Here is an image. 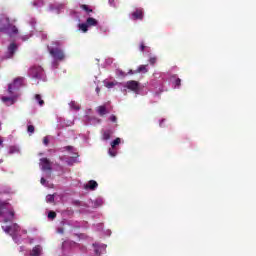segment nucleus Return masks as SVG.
<instances>
[{"label":"nucleus","instance_id":"f257e3e1","mask_svg":"<svg viewBox=\"0 0 256 256\" xmlns=\"http://www.w3.org/2000/svg\"><path fill=\"white\" fill-rule=\"evenodd\" d=\"M0 217H2L3 223H12L13 219H15V210L11 206V203L0 201Z\"/></svg>","mask_w":256,"mask_h":256},{"label":"nucleus","instance_id":"f03ea898","mask_svg":"<svg viewBox=\"0 0 256 256\" xmlns=\"http://www.w3.org/2000/svg\"><path fill=\"white\" fill-rule=\"evenodd\" d=\"M2 229L12 237L13 241L21 243V239L19 238V231H21V227L18 226L17 223L12 224L11 226H2Z\"/></svg>","mask_w":256,"mask_h":256},{"label":"nucleus","instance_id":"7ed1b4c3","mask_svg":"<svg viewBox=\"0 0 256 256\" xmlns=\"http://www.w3.org/2000/svg\"><path fill=\"white\" fill-rule=\"evenodd\" d=\"M49 53L55 61H64L65 60V52L61 48H49Z\"/></svg>","mask_w":256,"mask_h":256},{"label":"nucleus","instance_id":"20e7f679","mask_svg":"<svg viewBox=\"0 0 256 256\" xmlns=\"http://www.w3.org/2000/svg\"><path fill=\"white\" fill-rule=\"evenodd\" d=\"M43 67L41 66H32L29 70V75L32 79H42L43 78Z\"/></svg>","mask_w":256,"mask_h":256},{"label":"nucleus","instance_id":"39448f33","mask_svg":"<svg viewBox=\"0 0 256 256\" xmlns=\"http://www.w3.org/2000/svg\"><path fill=\"white\" fill-rule=\"evenodd\" d=\"M21 83H23V78H16L14 79L13 84L8 85V93L9 95H13V87L19 89L21 87Z\"/></svg>","mask_w":256,"mask_h":256},{"label":"nucleus","instance_id":"423d86ee","mask_svg":"<svg viewBox=\"0 0 256 256\" xmlns=\"http://www.w3.org/2000/svg\"><path fill=\"white\" fill-rule=\"evenodd\" d=\"M6 23H8L7 31L10 37H13V35H17L19 33V29H17V26H13L10 24L9 18H6Z\"/></svg>","mask_w":256,"mask_h":256},{"label":"nucleus","instance_id":"0eeeda50","mask_svg":"<svg viewBox=\"0 0 256 256\" xmlns=\"http://www.w3.org/2000/svg\"><path fill=\"white\" fill-rule=\"evenodd\" d=\"M127 89H130V91H134V93H137L139 91V82L135 80H130L126 83Z\"/></svg>","mask_w":256,"mask_h":256},{"label":"nucleus","instance_id":"6e6552de","mask_svg":"<svg viewBox=\"0 0 256 256\" xmlns=\"http://www.w3.org/2000/svg\"><path fill=\"white\" fill-rule=\"evenodd\" d=\"M42 171H51V161L48 158H41Z\"/></svg>","mask_w":256,"mask_h":256},{"label":"nucleus","instance_id":"1a4fd4ad","mask_svg":"<svg viewBox=\"0 0 256 256\" xmlns=\"http://www.w3.org/2000/svg\"><path fill=\"white\" fill-rule=\"evenodd\" d=\"M43 255V247L41 245H36L30 251V256H41Z\"/></svg>","mask_w":256,"mask_h":256},{"label":"nucleus","instance_id":"9d476101","mask_svg":"<svg viewBox=\"0 0 256 256\" xmlns=\"http://www.w3.org/2000/svg\"><path fill=\"white\" fill-rule=\"evenodd\" d=\"M132 19L134 21H137V20L141 21L143 19V9H136V11L132 13Z\"/></svg>","mask_w":256,"mask_h":256},{"label":"nucleus","instance_id":"9b49d317","mask_svg":"<svg viewBox=\"0 0 256 256\" xmlns=\"http://www.w3.org/2000/svg\"><path fill=\"white\" fill-rule=\"evenodd\" d=\"M15 51H17V44L11 43L8 46V59H11V57H13V55H15Z\"/></svg>","mask_w":256,"mask_h":256},{"label":"nucleus","instance_id":"f8f14e48","mask_svg":"<svg viewBox=\"0 0 256 256\" xmlns=\"http://www.w3.org/2000/svg\"><path fill=\"white\" fill-rule=\"evenodd\" d=\"M99 187V184L95 180H90L86 185L85 189H90V191H95Z\"/></svg>","mask_w":256,"mask_h":256},{"label":"nucleus","instance_id":"ddd939ff","mask_svg":"<svg viewBox=\"0 0 256 256\" xmlns=\"http://www.w3.org/2000/svg\"><path fill=\"white\" fill-rule=\"evenodd\" d=\"M147 71V66L140 65L135 72H133V70H129L128 75H133V73H147Z\"/></svg>","mask_w":256,"mask_h":256},{"label":"nucleus","instance_id":"4468645a","mask_svg":"<svg viewBox=\"0 0 256 256\" xmlns=\"http://www.w3.org/2000/svg\"><path fill=\"white\" fill-rule=\"evenodd\" d=\"M96 111L98 115H100V117H104V115H107V113H109L105 105L98 106Z\"/></svg>","mask_w":256,"mask_h":256},{"label":"nucleus","instance_id":"2eb2a0df","mask_svg":"<svg viewBox=\"0 0 256 256\" xmlns=\"http://www.w3.org/2000/svg\"><path fill=\"white\" fill-rule=\"evenodd\" d=\"M97 24H98V22H97V19H95V18L89 17L86 20V25H88V27H97Z\"/></svg>","mask_w":256,"mask_h":256},{"label":"nucleus","instance_id":"dca6fc26","mask_svg":"<svg viewBox=\"0 0 256 256\" xmlns=\"http://www.w3.org/2000/svg\"><path fill=\"white\" fill-rule=\"evenodd\" d=\"M2 101L3 103H6V105H15V98L13 97L4 96L2 97Z\"/></svg>","mask_w":256,"mask_h":256},{"label":"nucleus","instance_id":"f3484780","mask_svg":"<svg viewBox=\"0 0 256 256\" xmlns=\"http://www.w3.org/2000/svg\"><path fill=\"white\" fill-rule=\"evenodd\" d=\"M102 139L103 141H109V139H111V132L109 130L105 131L102 134Z\"/></svg>","mask_w":256,"mask_h":256},{"label":"nucleus","instance_id":"a211bd4d","mask_svg":"<svg viewBox=\"0 0 256 256\" xmlns=\"http://www.w3.org/2000/svg\"><path fill=\"white\" fill-rule=\"evenodd\" d=\"M35 99L38 101V105L40 107H43V105H45V101L41 98L40 94H36Z\"/></svg>","mask_w":256,"mask_h":256},{"label":"nucleus","instance_id":"6ab92c4d","mask_svg":"<svg viewBox=\"0 0 256 256\" xmlns=\"http://www.w3.org/2000/svg\"><path fill=\"white\" fill-rule=\"evenodd\" d=\"M79 29H81L83 33H87V31H89V26L87 23H82V24H79Z\"/></svg>","mask_w":256,"mask_h":256},{"label":"nucleus","instance_id":"aec40b11","mask_svg":"<svg viewBox=\"0 0 256 256\" xmlns=\"http://www.w3.org/2000/svg\"><path fill=\"white\" fill-rule=\"evenodd\" d=\"M121 144V138H116L115 140H113L111 142V147L112 149H115L117 147V145H120Z\"/></svg>","mask_w":256,"mask_h":256},{"label":"nucleus","instance_id":"412c9836","mask_svg":"<svg viewBox=\"0 0 256 256\" xmlns=\"http://www.w3.org/2000/svg\"><path fill=\"white\" fill-rule=\"evenodd\" d=\"M8 153H9V155H13L15 153H19V148H17L16 146H10Z\"/></svg>","mask_w":256,"mask_h":256},{"label":"nucleus","instance_id":"4be33fe9","mask_svg":"<svg viewBox=\"0 0 256 256\" xmlns=\"http://www.w3.org/2000/svg\"><path fill=\"white\" fill-rule=\"evenodd\" d=\"M70 107H71V109H74V111H79V109H81V107H79V104H77V102H75V101H72L70 103Z\"/></svg>","mask_w":256,"mask_h":256},{"label":"nucleus","instance_id":"5701e85b","mask_svg":"<svg viewBox=\"0 0 256 256\" xmlns=\"http://www.w3.org/2000/svg\"><path fill=\"white\" fill-rule=\"evenodd\" d=\"M108 154L110 155V157H116L117 156V149L111 147L108 150Z\"/></svg>","mask_w":256,"mask_h":256},{"label":"nucleus","instance_id":"b1692460","mask_svg":"<svg viewBox=\"0 0 256 256\" xmlns=\"http://www.w3.org/2000/svg\"><path fill=\"white\" fill-rule=\"evenodd\" d=\"M116 74L118 75V77H121L122 79L127 77V73H125L123 70L121 69H117L116 70Z\"/></svg>","mask_w":256,"mask_h":256},{"label":"nucleus","instance_id":"393cba45","mask_svg":"<svg viewBox=\"0 0 256 256\" xmlns=\"http://www.w3.org/2000/svg\"><path fill=\"white\" fill-rule=\"evenodd\" d=\"M80 7L83 9V11H86V13H93V9H90V7L86 4H82Z\"/></svg>","mask_w":256,"mask_h":256},{"label":"nucleus","instance_id":"a878e982","mask_svg":"<svg viewBox=\"0 0 256 256\" xmlns=\"http://www.w3.org/2000/svg\"><path fill=\"white\" fill-rule=\"evenodd\" d=\"M46 201H47V203H55V196L49 194V195L46 197Z\"/></svg>","mask_w":256,"mask_h":256},{"label":"nucleus","instance_id":"bb28decb","mask_svg":"<svg viewBox=\"0 0 256 256\" xmlns=\"http://www.w3.org/2000/svg\"><path fill=\"white\" fill-rule=\"evenodd\" d=\"M93 247H94L95 255L101 256V251H100V248L97 246V244H93Z\"/></svg>","mask_w":256,"mask_h":256},{"label":"nucleus","instance_id":"cd10ccee","mask_svg":"<svg viewBox=\"0 0 256 256\" xmlns=\"http://www.w3.org/2000/svg\"><path fill=\"white\" fill-rule=\"evenodd\" d=\"M57 217V213L55 211H50L48 213V219H55Z\"/></svg>","mask_w":256,"mask_h":256},{"label":"nucleus","instance_id":"c85d7f7f","mask_svg":"<svg viewBox=\"0 0 256 256\" xmlns=\"http://www.w3.org/2000/svg\"><path fill=\"white\" fill-rule=\"evenodd\" d=\"M27 131H28V133H31V134L35 133V126L28 125Z\"/></svg>","mask_w":256,"mask_h":256},{"label":"nucleus","instance_id":"c756f323","mask_svg":"<svg viewBox=\"0 0 256 256\" xmlns=\"http://www.w3.org/2000/svg\"><path fill=\"white\" fill-rule=\"evenodd\" d=\"M149 63H150V65H155L157 63V57H151L149 59Z\"/></svg>","mask_w":256,"mask_h":256},{"label":"nucleus","instance_id":"7c9ffc66","mask_svg":"<svg viewBox=\"0 0 256 256\" xmlns=\"http://www.w3.org/2000/svg\"><path fill=\"white\" fill-rule=\"evenodd\" d=\"M174 85H175L176 88L181 87V80H180V78H177V79L175 80Z\"/></svg>","mask_w":256,"mask_h":256},{"label":"nucleus","instance_id":"2f4dec72","mask_svg":"<svg viewBox=\"0 0 256 256\" xmlns=\"http://www.w3.org/2000/svg\"><path fill=\"white\" fill-rule=\"evenodd\" d=\"M109 120L112 122V123H117V116L115 115H111Z\"/></svg>","mask_w":256,"mask_h":256},{"label":"nucleus","instance_id":"473e14b6","mask_svg":"<svg viewBox=\"0 0 256 256\" xmlns=\"http://www.w3.org/2000/svg\"><path fill=\"white\" fill-rule=\"evenodd\" d=\"M43 144L46 145V146L49 145V138L44 137L43 138Z\"/></svg>","mask_w":256,"mask_h":256},{"label":"nucleus","instance_id":"72a5a7b5","mask_svg":"<svg viewBox=\"0 0 256 256\" xmlns=\"http://www.w3.org/2000/svg\"><path fill=\"white\" fill-rule=\"evenodd\" d=\"M145 47H146L145 44H144V43H141V44H140V51H141V52H144V51H145Z\"/></svg>","mask_w":256,"mask_h":256},{"label":"nucleus","instance_id":"f704fd0d","mask_svg":"<svg viewBox=\"0 0 256 256\" xmlns=\"http://www.w3.org/2000/svg\"><path fill=\"white\" fill-rule=\"evenodd\" d=\"M65 151H73V146L64 147Z\"/></svg>","mask_w":256,"mask_h":256},{"label":"nucleus","instance_id":"c9c22d12","mask_svg":"<svg viewBox=\"0 0 256 256\" xmlns=\"http://www.w3.org/2000/svg\"><path fill=\"white\" fill-rule=\"evenodd\" d=\"M73 205H76L77 207H79V205H81V202L79 200H76L73 202Z\"/></svg>","mask_w":256,"mask_h":256},{"label":"nucleus","instance_id":"e433bc0d","mask_svg":"<svg viewBox=\"0 0 256 256\" xmlns=\"http://www.w3.org/2000/svg\"><path fill=\"white\" fill-rule=\"evenodd\" d=\"M40 183L41 185H45V183H47V180H45V178H41Z\"/></svg>","mask_w":256,"mask_h":256},{"label":"nucleus","instance_id":"4c0bfd02","mask_svg":"<svg viewBox=\"0 0 256 256\" xmlns=\"http://www.w3.org/2000/svg\"><path fill=\"white\" fill-rule=\"evenodd\" d=\"M113 82H109L107 85H106V87H108V89H111V87H113Z\"/></svg>","mask_w":256,"mask_h":256},{"label":"nucleus","instance_id":"58836bf2","mask_svg":"<svg viewBox=\"0 0 256 256\" xmlns=\"http://www.w3.org/2000/svg\"><path fill=\"white\" fill-rule=\"evenodd\" d=\"M96 93H97V95H99V93H101V88L96 87Z\"/></svg>","mask_w":256,"mask_h":256},{"label":"nucleus","instance_id":"ea45409f","mask_svg":"<svg viewBox=\"0 0 256 256\" xmlns=\"http://www.w3.org/2000/svg\"><path fill=\"white\" fill-rule=\"evenodd\" d=\"M74 159H77V157H79V154L78 153H74Z\"/></svg>","mask_w":256,"mask_h":256},{"label":"nucleus","instance_id":"a19ab883","mask_svg":"<svg viewBox=\"0 0 256 256\" xmlns=\"http://www.w3.org/2000/svg\"><path fill=\"white\" fill-rule=\"evenodd\" d=\"M58 233H63V228H59Z\"/></svg>","mask_w":256,"mask_h":256},{"label":"nucleus","instance_id":"79ce46f5","mask_svg":"<svg viewBox=\"0 0 256 256\" xmlns=\"http://www.w3.org/2000/svg\"><path fill=\"white\" fill-rule=\"evenodd\" d=\"M0 145H3V139L0 138Z\"/></svg>","mask_w":256,"mask_h":256},{"label":"nucleus","instance_id":"37998d69","mask_svg":"<svg viewBox=\"0 0 256 256\" xmlns=\"http://www.w3.org/2000/svg\"><path fill=\"white\" fill-rule=\"evenodd\" d=\"M23 233H27V230H24Z\"/></svg>","mask_w":256,"mask_h":256}]
</instances>
